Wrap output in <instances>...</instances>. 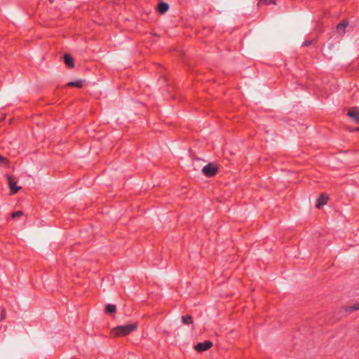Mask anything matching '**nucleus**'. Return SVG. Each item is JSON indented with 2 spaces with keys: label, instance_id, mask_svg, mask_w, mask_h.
I'll list each match as a JSON object with an SVG mask.
<instances>
[{
  "label": "nucleus",
  "instance_id": "obj_15",
  "mask_svg": "<svg viewBox=\"0 0 359 359\" xmlns=\"http://www.w3.org/2000/svg\"><path fill=\"white\" fill-rule=\"evenodd\" d=\"M9 163L10 162L8 158L0 155V165H5L7 167V166H8Z\"/></svg>",
  "mask_w": 359,
  "mask_h": 359
},
{
  "label": "nucleus",
  "instance_id": "obj_9",
  "mask_svg": "<svg viewBox=\"0 0 359 359\" xmlns=\"http://www.w3.org/2000/svg\"><path fill=\"white\" fill-rule=\"evenodd\" d=\"M158 11L163 14L166 13L169 9V5L167 3L165 2H161L158 4L157 7Z\"/></svg>",
  "mask_w": 359,
  "mask_h": 359
},
{
  "label": "nucleus",
  "instance_id": "obj_16",
  "mask_svg": "<svg viewBox=\"0 0 359 359\" xmlns=\"http://www.w3.org/2000/svg\"><path fill=\"white\" fill-rule=\"evenodd\" d=\"M23 215V212L20 210L16 211L12 213L11 217L13 219H15V217H21Z\"/></svg>",
  "mask_w": 359,
  "mask_h": 359
},
{
  "label": "nucleus",
  "instance_id": "obj_1",
  "mask_svg": "<svg viewBox=\"0 0 359 359\" xmlns=\"http://www.w3.org/2000/svg\"><path fill=\"white\" fill-rule=\"evenodd\" d=\"M137 328V323H130L125 325H119L111 330L109 337L111 338L123 337L128 335Z\"/></svg>",
  "mask_w": 359,
  "mask_h": 359
},
{
  "label": "nucleus",
  "instance_id": "obj_18",
  "mask_svg": "<svg viewBox=\"0 0 359 359\" xmlns=\"http://www.w3.org/2000/svg\"><path fill=\"white\" fill-rule=\"evenodd\" d=\"M5 316H6V311L4 309V310H2L1 318L4 319L5 318Z\"/></svg>",
  "mask_w": 359,
  "mask_h": 359
},
{
  "label": "nucleus",
  "instance_id": "obj_14",
  "mask_svg": "<svg viewBox=\"0 0 359 359\" xmlns=\"http://www.w3.org/2000/svg\"><path fill=\"white\" fill-rule=\"evenodd\" d=\"M276 2L273 0H259L258 6H261L262 5H270L275 4Z\"/></svg>",
  "mask_w": 359,
  "mask_h": 359
},
{
  "label": "nucleus",
  "instance_id": "obj_12",
  "mask_svg": "<svg viewBox=\"0 0 359 359\" xmlns=\"http://www.w3.org/2000/svg\"><path fill=\"white\" fill-rule=\"evenodd\" d=\"M356 310H359V302L354 304L353 306H347L345 309V311L349 313Z\"/></svg>",
  "mask_w": 359,
  "mask_h": 359
},
{
  "label": "nucleus",
  "instance_id": "obj_19",
  "mask_svg": "<svg viewBox=\"0 0 359 359\" xmlns=\"http://www.w3.org/2000/svg\"><path fill=\"white\" fill-rule=\"evenodd\" d=\"M309 44H311V42H307V43H305V46H308Z\"/></svg>",
  "mask_w": 359,
  "mask_h": 359
},
{
  "label": "nucleus",
  "instance_id": "obj_5",
  "mask_svg": "<svg viewBox=\"0 0 359 359\" xmlns=\"http://www.w3.org/2000/svg\"><path fill=\"white\" fill-rule=\"evenodd\" d=\"M212 345L213 344L210 341H205L204 342L197 344L194 346V349L198 352H203L210 348Z\"/></svg>",
  "mask_w": 359,
  "mask_h": 359
},
{
  "label": "nucleus",
  "instance_id": "obj_4",
  "mask_svg": "<svg viewBox=\"0 0 359 359\" xmlns=\"http://www.w3.org/2000/svg\"><path fill=\"white\" fill-rule=\"evenodd\" d=\"M347 115L353 119V121L359 124V107H351L348 109Z\"/></svg>",
  "mask_w": 359,
  "mask_h": 359
},
{
  "label": "nucleus",
  "instance_id": "obj_2",
  "mask_svg": "<svg viewBox=\"0 0 359 359\" xmlns=\"http://www.w3.org/2000/svg\"><path fill=\"white\" fill-rule=\"evenodd\" d=\"M203 175L208 177L215 176L218 172V167L214 163H208L202 170Z\"/></svg>",
  "mask_w": 359,
  "mask_h": 359
},
{
  "label": "nucleus",
  "instance_id": "obj_17",
  "mask_svg": "<svg viewBox=\"0 0 359 359\" xmlns=\"http://www.w3.org/2000/svg\"><path fill=\"white\" fill-rule=\"evenodd\" d=\"M355 131H359V127H357V128H355L353 129H350V132H355Z\"/></svg>",
  "mask_w": 359,
  "mask_h": 359
},
{
  "label": "nucleus",
  "instance_id": "obj_11",
  "mask_svg": "<svg viewBox=\"0 0 359 359\" xmlns=\"http://www.w3.org/2000/svg\"><path fill=\"white\" fill-rule=\"evenodd\" d=\"M182 320L185 325H191L193 323V319L191 316L187 315L182 317Z\"/></svg>",
  "mask_w": 359,
  "mask_h": 359
},
{
  "label": "nucleus",
  "instance_id": "obj_7",
  "mask_svg": "<svg viewBox=\"0 0 359 359\" xmlns=\"http://www.w3.org/2000/svg\"><path fill=\"white\" fill-rule=\"evenodd\" d=\"M348 25V22L346 20L341 21L337 26V30L340 35H344L346 33V29Z\"/></svg>",
  "mask_w": 359,
  "mask_h": 359
},
{
  "label": "nucleus",
  "instance_id": "obj_3",
  "mask_svg": "<svg viewBox=\"0 0 359 359\" xmlns=\"http://www.w3.org/2000/svg\"><path fill=\"white\" fill-rule=\"evenodd\" d=\"M6 178L8 180L9 188L11 189V194H16L18 191H20L22 189L21 187L17 186V181L14 176L7 175Z\"/></svg>",
  "mask_w": 359,
  "mask_h": 359
},
{
  "label": "nucleus",
  "instance_id": "obj_10",
  "mask_svg": "<svg viewBox=\"0 0 359 359\" xmlns=\"http://www.w3.org/2000/svg\"><path fill=\"white\" fill-rule=\"evenodd\" d=\"M67 86L69 87H76V88H81L83 86V81L82 80H78L76 81H71L67 83Z\"/></svg>",
  "mask_w": 359,
  "mask_h": 359
},
{
  "label": "nucleus",
  "instance_id": "obj_8",
  "mask_svg": "<svg viewBox=\"0 0 359 359\" xmlns=\"http://www.w3.org/2000/svg\"><path fill=\"white\" fill-rule=\"evenodd\" d=\"M64 61L66 65L69 68L74 67V58L69 54H65L64 55Z\"/></svg>",
  "mask_w": 359,
  "mask_h": 359
},
{
  "label": "nucleus",
  "instance_id": "obj_13",
  "mask_svg": "<svg viewBox=\"0 0 359 359\" xmlns=\"http://www.w3.org/2000/svg\"><path fill=\"white\" fill-rule=\"evenodd\" d=\"M116 311V307L114 304H107L105 308V312L109 313H113Z\"/></svg>",
  "mask_w": 359,
  "mask_h": 359
},
{
  "label": "nucleus",
  "instance_id": "obj_6",
  "mask_svg": "<svg viewBox=\"0 0 359 359\" xmlns=\"http://www.w3.org/2000/svg\"><path fill=\"white\" fill-rule=\"evenodd\" d=\"M328 196L325 194H320L318 198L316 201V207L318 209H320L323 205H326L328 201Z\"/></svg>",
  "mask_w": 359,
  "mask_h": 359
}]
</instances>
